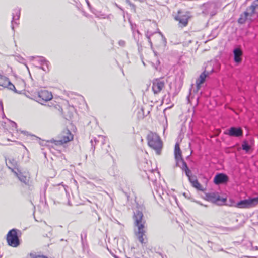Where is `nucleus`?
I'll use <instances>...</instances> for the list:
<instances>
[{
	"mask_svg": "<svg viewBox=\"0 0 258 258\" xmlns=\"http://www.w3.org/2000/svg\"><path fill=\"white\" fill-rule=\"evenodd\" d=\"M156 172L157 175H159V173L158 172H156L155 170H152L149 171V174L147 173V176L149 179L151 180L152 181H154L156 180V177L153 176V173Z\"/></svg>",
	"mask_w": 258,
	"mask_h": 258,
	"instance_id": "nucleus-22",
	"label": "nucleus"
},
{
	"mask_svg": "<svg viewBox=\"0 0 258 258\" xmlns=\"http://www.w3.org/2000/svg\"><path fill=\"white\" fill-rule=\"evenodd\" d=\"M14 19H15V16H13V20H12V22H13V20H14Z\"/></svg>",
	"mask_w": 258,
	"mask_h": 258,
	"instance_id": "nucleus-36",
	"label": "nucleus"
},
{
	"mask_svg": "<svg viewBox=\"0 0 258 258\" xmlns=\"http://www.w3.org/2000/svg\"><path fill=\"white\" fill-rule=\"evenodd\" d=\"M234 61L236 63H239L241 61V56L242 55V51L239 48H236L233 50Z\"/></svg>",
	"mask_w": 258,
	"mask_h": 258,
	"instance_id": "nucleus-17",
	"label": "nucleus"
},
{
	"mask_svg": "<svg viewBox=\"0 0 258 258\" xmlns=\"http://www.w3.org/2000/svg\"><path fill=\"white\" fill-rule=\"evenodd\" d=\"M14 173L21 182L24 183L25 185L28 184V178L27 176L23 175V174L20 172L19 170H17V171H14Z\"/></svg>",
	"mask_w": 258,
	"mask_h": 258,
	"instance_id": "nucleus-16",
	"label": "nucleus"
},
{
	"mask_svg": "<svg viewBox=\"0 0 258 258\" xmlns=\"http://www.w3.org/2000/svg\"><path fill=\"white\" fill-rule=\"evenodd\" d=\"M242 148L246 152H248L250 149V146L249 145L248 143L246 141H245L243 142L242 144Z\"/></svg>",
	"mask_w": 258,
	"mask_h": 258,
	"instance_id": "nucleus-25",
	"label": "nucleus"
},
{
	"mask_svg": "<svg viewBox=\"0 0 258 258\" xmlns=\"http://www.w3.org/2000/svg\"><path fill=\"white\" fill-rule=\"evenodd\" d=\"M207 200L217 205H221L226 202L225 198H221L220 196L216 192H211L206 194Z\"/></svg>",
	"mask_w": 258,
	"mask_h": 258,
	"instance_id": "nucleus-5",
	"label": "nucleus"
},
{
	"mask_svg": "<svg viewBox=\"0 0 258 258\" xmlns=\"http://www.w3.org/2000/svg\"><path fill=\"white\" fill-rule=\"evenodd\" d=\"M189 16L187 14H182L180 11H178V15L175 17V19L179 21L181 27H185L188 24Z\"/></svg>",
	"mask_w": 258,
	"mask_h": 258,
	"instance_id": "nucleus-7",
	"label": "nucleus"
},
{
	"mask_svg": "<svg viewBox=\"0 0 258 258\" xmlns=\"http://www.w3.org/2000/svg\"><path fill=\"white\" fill-rule=\"evenodd\" d=\"M86 2H87V4H88V5L89 7H90V4H89V2H88V1H87Z\"/></svg>",
	"mask_w": 258,
	"mask_h": 258,
	"instance_id": "nucleus-34",
	"label": "nucleus"
},
{
	"mask_svg": "<svg viewBox=\"0 0 258 258\" xmlns=\"http://www.w3.org/2000/svg\"><path fill=\"white\" fill-rule=\"evenodd\" d=\"M136 32L138 35L140 34L139 31L138 30H137Z\"/></svg>",
	"mask_w": 258,
	"mask_h": 258,
	"instance_id": "nucleus-35",
	"label": "nucleus"
},
{
	"mask_svg": "<svg viewBox=\"0 0 258 258\" xmlns=\"http://www.w3.org/2000/svg\"><path fill=\"white\" fill-rule=\"evenodd\" d=\"M6 163L8 167L12 170L14 173V171H16L15 169H18V163L16 160L13 158H9L6 159Z\"/></svg>",
	"mask_w": 258,
	"mask_h": 258,
	"instance_id": "nucleus-13",
	"label": "nucleus"
},
{
	"mask_svg": "<svg viewBox=\"0 0 258 258\" xmlns=\"http://www.w3.org/2000/svg\"><path fill=\"white\" fill-rule=\"evenodd\" d=\"M106 139L103 136H98V142H100L102 145L104 146L102 148H104V150L107 152L108 151L107 148L109 147V146L108 144L106 145Z\"/></svg>",
	"mask_w": 258,
	"mask_h": 258,
	"instance_id": "nucleus-18",
	"label": "nucleus"
},
{
	"mask_svg": "<svg viewBox=\"0 0 258 258\" xmlns=\"http://www.w3.org/2000/svg\"><path fill=\"white\" fill-rule=\"evenodd\" d=\"M91 143L92 146V149H93V153L94 154L95 151V145L93 144V142L92 140H91Z\"/></svg>",
	"mask_w": 258,
	"mask_h": 258,
	"instance_id": "nucleus-30",
	"label": "nucleus"
},
{
	"mask_svg": "<svg viewBox=\"0 0 258 258\" xmlns=\"http://www.w3.org/2000/svg\"><path fill=\"white\" fill-rule=\"evenodd\" d=\"M83 235H84L85 238H86V233L85 232H84L81 235V239H82V241L83 243Z\"/></svg>",
	"mask_w": 258,
	"mask_h": 258,
	"instance_id": "nucleus-31",
	"label": "nucleus"
},
{
	"mask_svg": "<svg viewBox=\"0 0 258 258\" xmlns=\"http://www.w3.org/2000/svg\"><path fill=\"white\" fill-rule=\"evenodd\" d=\"M176 166L180 167L183 171H184L186 175L188 177L189 180H191L192 178L190 176L191 171L188 168L187 164L184 161H181L179 165H176Z\"/></svg>",
	"mask_w": 258,
	"mask_h": 258,
	"instance_id": "nucleus-15",
	"label": "nucleus"
},
{
	"mask_svg": "<svg viewBox=\"0 0 258 258\" xmlns=\"http://www.w3.org/2000/svg\"><path fill=\"white\" fill-rule=\"evenodd\" d=\"M133 35H134V37L135 36V33L134 32H133Z\"/></svg>",
	"mask_w": 258,
	"mask_h": 258,
	"instance_id": "nucleus-37",
	"label": "nucleus"
},
{
	"mask_svg": "<svg viewBox=\"0 0 258 258\" xmlns=\"http://www.w3.org/2000/svg\"><path fill=\"white\" fill-rule=\"evenodd\" d=\"M118 44L120 46L124 47L125 45V42L123 40H121L119 41Z\"/></svg>",
	"mask_w": 258,
	"mask_h": 258,
	"instance_id": "nucleus-28",
	"label": "nucleus"
},
{
	"mask_svg": "<svg viewBox=\"0 0 258 258\" xmlns=\"http://www.w3.org/2000/svg\"><path fill=\"white\" fill-rule=\"evenodd\" d=\"M5 87H7L9 90H12L16 93H18L15 86L9 80Z\"/></svg>",
	"mask_w": 258,
	"mask_h": 258,
	"instance_id": "nucleus-24",
	"label": "nucleus"
},
{
	"mask_svg": "<svg viewBox=\"0 0 258 258\" xmlns=\"http://www.w3.org/2000/svg\"><path fill=\"white\" fill-rule=\"evenodd\" d=\"M9 80L7 77L0 74V86L5 87Z\"/></svg>",
	"mask_w": 258,
	"mask_h": 258,
	"instance_id": "nucleus-23",
	"label": "nucleus"
},
{
	"mask_svg": "<svg viewBox=\"0 0 258 258\" xmlns=\"http://www.w3.org/2000/svg\"><path fill=\"white\" fill-rule=\"evenodd\" d=\"M45 230L46 231H48L49 233V234H46V237H49V235H51V233H50V232L52 231V228L51 227H49V226L46 225L45 228Z\"/></svg>",
	"mask_w": 258,
	"mask_h": 258,
	"instance_id": "nucleus-26",
	"label": "nucleus"
},
{
	"mask_svg": "<svg viewBox=\"0 0 258 258\" xmlns=\"http://www.w3.org/2000/svg\"><path fill=\"white\" fill-rule=\"evenodd\" d=\"M41 61L42 62V64H45L46 66H48V62L43 58H41Z\"/></svg>",
	"mask_w": 258,
	"mask_h": 258,
	"instance_id": "nucleus-29",
	"label": "nucleus"
},
{
	"mask_svg": "<svg viewBox=\"0 0 258 258\" xmlns=\"http://www.w3.org/2000/svg\"><path fill=\"white\" fill-rule=\"evenodd\" d=\"M134 219L135 221V225L137 227V230L135 231L136 236L141 243H146L147 241L145 234L146 230L145 225L146 221L143 218L142 212L139 210H136L134 212Z\"/></svg>",
	"mask_w": 258,
	"mask_h": 258,
	"instance_id": "nucleus-1",
	"label": "nucleus"
},
{
	"mask_svg": "<svg viewBox=\"0 0 258 258\" xmlns=\"http://www.w3.org/2000/svg\"><path fill=\"white\" fill-rule=\"evenodd\" d=\"M209 74L210 73L208 72L205 71L200 75L199 78L196 80L197 92L200 89L201 85L205 82L206 78L209 75Z\"/></svg>",
	"mask_w": 258,
	"mask_h": 258,
	"instance_id": "nucleus-14",
	"label": "nucleus"
},
{
	"mask_svg": "<svg viewBox=\"0 0 258 258\" xmlns=\"http://www.w3.org/2000/svg\"><path fill=\"white\" fill-rule=\"evenodd\" d=\"M249 16H250V13L249 12H248L247 10H246V11H245L243 15H241V17L240 18H239L238 19V22L240 23V24H243L244 23H245V22L246 21V20L248 19V17Z\"/></svg>",
	"mask_w": 258,
	"mask_h": 258,
	"instance_id": "nucleus-20",
	"label": "nucleus"
},
{
	"mask_svg": "<svg viewBox=\"0 0 258 258\" xmlns=\"http://www.w3.org/2000/svg\"><path fill=\"white\" fill-rule=\"evenodd\" d=\"M19 230L13 229L9 231L7 235L8 244L13 247H17L20 245L19 239L17 235Z\"/></svg>",
	"mask_w": 258,
	"mask_h": 258,
	"instance_id": "nucleus-3",
	"label": "nucleus"
},
{
	"mask_svg": "<svg viewBox=\"0 0 258 258\" xmlns=\"http://www.w3.org/2000/svg\"><path fill=\"white\" fill-rule=\"evenodd\" d=\"M73 138V137L71 132L69 130L66 129L63 131L61 138L59 140V142L61 144L66 143L72 140Z\"/></svg>",
	"mask_w": 258,
	"mask_h": 258,
	"instance_id": "nucleus-11",
	"label": "nucleus"
},
{
	"mask_svg": "<svg viewBox=\"0 0 258 258\" xmlns=\"http://www.w3.org/2000/svg\"><path fill=\"white\" fill-rule=\"evenodd\" d=\"M38 98L39 101H44L46 102L52 98V95L50 92L47 90H42L38 92Z\"/></svg>",
	"mask_w": 258,
	"mask_h": 258,
	"instance_id": "nucleus-10",
	"label": "nucleus"
},
{
	"mask_svg": "<svg viewBox=\"0 0 258 258\" xmlns=\"http://www.w3.org/2000/svg\"><path fill=\"white\" fill-rule=\"evenodd\" d=\"M258 204V197L252 199L241 200L236 204V207L240 208H249Z\"/></svg>",
	"mask_w": 258,
	"mask_h": 258,
	"instance_id": "nucleus-4",
	"label": "nucleus"
},
{
	"mask_svg": "<svg viewBox=\"0 0 258 258\" xmlns=\"http://www.w3.org/2000/svg\"><path fill=\"white\" fill-rule=\"evenodd\" d=\"M31 258H48V257H47L46 256H44V255H33L31 256Z\"/></svg>",
	"mask_w": 258,
	"mask_h": 258,
	"instance_id": "nucleus-27",
	"label": "nucleus"
},
{
	"mask_svg": "<svg viewBox=\"0 0 258 258\" xmlns=\"http://www.w3.org/2000/svg\"><path fill=\"white\" fill-rule=\"evenodd\" d=\"M229 178L227 175L224 173L217 174L214 177V182L217 184H224L228 181Z\"/></svg>",
	"mask_w": 258,
	"mask_h": 258,
	"instance_id": "nucleus-9",
	"label": "nucleus"
},
{
	"mask_svg": "<svg viewBox=\"0 0 258 258\" xmlns=\"http://www.w3.org/2000/svg\"><path fill=\"white\" fill-rule=\"evenodd\" d=\"M43 70H45L43 67L42 68Z\"/></svg>",
	"mask_w": 258,
	"mask_h": 258,
	"instance_id": "nucleus-38",
	"label": "nucleus"
},
{
	"mask_svg": "<svg viewBox=\"0 0 258 258\" xmlns=\"http://www.w3.org/2000/svg\"><path fill=\"white\" fill-rule=\"evenodd\" d=\"M163 40L164 43H166V40H165V38H163ZM166 45V44H164V45Z\"/></svg>",
	"mask_w": 258,
	"mask_h": 258,
	"instance_id": "nucleus-33",
	"label": "nucleus"
},
{
	"mask_svg": "<svg viewBox=\"0 0 258 258\" xmlns=\"http://www.w3.org/2000/svg\"><path fill=\"white\" fill-rule=\"evenodd\" d=\"M20 10L19 9L18 10V15H17V19H19V17H20Z\"/></svg>",
	"mask_w": 258,
	"mask_h": 258,
	"instance_id": "nucleus-32",
	"label": "nucleus"
},
{
	"mask_svg": "<svg viewBox=\"0 0 258 258\" xmlns=\"http://www.w3.org/2000/svg\"><path fill=\"white\" fill-rule=\"evenodd\" d=\"M165 87V82L160 79H155L153 82L152 90L154 94H158Z\"/></svg>",
	"mask_w": 258,
	"mask_h": 258,
	"instance_id": "nucleus-6",
	"label": "nucleus"
},
{
	"mask_svg": "<svg viewBox=\"0 0 258 258\" xmlns=\"http://www.w3.org/2000/svg\"><path fill=\"white\" fill-rule=\"evenodd\" d=\"M127 1H128V0H126Z\"/></svg>",
	"mask_w": 258,
	"mask_h": 258,
	"instance_id": "nucleus-39",
	"label": "nucleus"
},
{
	"mask_svg": "<svg viewBox=\"0 0 258 258\" xmlns=\"http://www.w3.org/2000/svg\"><path fill=\"white\" fill-rule=\"evenodd\" d=\"M148 146L154 150L156 154L160 155L163 147V143L159 136L152 132H150L147 136Z\"/></svg>",
	"mask_w": 258,
	"mask_h": 258,
	"instance_id": "nucleus-2",
	"label": "nucleus"
},
{
	"mask_svg": "<svg viewBox=\"0 0 258 258\" xmlns=\"http://www.w3.org/2000/svg\"><path fill=\"white\" fill-rule=\"evenodd\" d=\"M190 182L191 183L192 186L197 188V189L203 191V188L202 187V186L200 184V183L198 181L197 179H191V180H189Z\"/></svg>",
	"mask_w": 258,
	"mask_h": 258,
	"instance_id": "nucleus-21",
	"label": "nucleus"
},
{
	"mask_svg": "<svg viewBox=\"0 0 258 258\" xmlns=\"http://www.w3.org/2000/svg\"><path fill=\"white\" fill-rule=\"evenodd\" d=\"M258 7V0L253 2L251 5L247 8V10L250 13V16H252L255 13V10Z\"/></svg>",
	"mask_w": 258,
	"mask_h": 258,
	"instance_id": "nucleus-19",
	"label": "nucleus"
},
{
	"mask_svg": "<svg viewBox=\"0 0 258 258\" xmlns=\"http://www.w3.org/2000/svg\"><path fill=\"white\" fill-rule=\"evenodd\" d=\"M174 155L176 161V165H179L181 161H184L181 156V151L180 149L179 145L177 143L175 145Z\"/></svg>",
	"mask_w": 258,
	"mask_h": 258,
	"instance_id": "nucleus-12",
	"label": "nucleus"
},
{
	"mask_svg": "<svg viewBox=\"0 0 258 258\" xmlns=\"http://www.w3.org/2000/svg\"><path fill=\"white\" fill-rule=\"evenodd\" d=\"M224 133L230 136L239 137L242 136L243 131L240 127H232L225 131Z\"/></svg>",
	"mask_w": 258,
	"mask_h": 258,
	"instance_id": "nucleus-8",
	"label": "nucleus"
}]
</instances>
